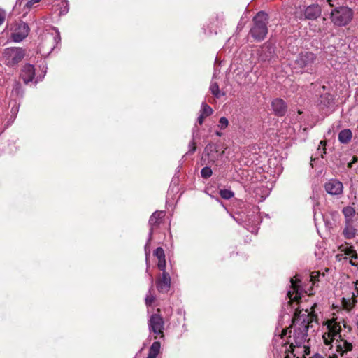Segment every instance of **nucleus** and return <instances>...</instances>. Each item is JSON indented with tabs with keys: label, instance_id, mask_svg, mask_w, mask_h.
Returning a JSON list of instances; mask_svg holds the SVG:
<instances>
[{
	"label": "nucleus",
	"instance_id": "obj_1",
	"mask_svg": "<svg viewBox=\"0 0 358 358\" xmlns=\"http://www.w3.org/2000/svg\"><path fill=\"white\" fill-rule=\"evenodd\" d=\"M310 312L306 310L304 312H296L292 320V324L289 332H293L292 336H289V348L292 349L290 354H287L284 358H300V356L305 357L310 354V350L308 345V331L309 324L313 320Z\"/></svg>",
	"mask_w": 358,
	"mask_h": 358
},
{
	"label": "nucleus",
	"instance_id": "obj_2",
	"mask_svg": "<svg viewBox=\"0 0 358 358\" xmlns=\"http://www.w3.org/2000/svg\"><path fill=\"white\" fill-rule=\"evenodd\" d=\"M323 343L330 350L334 347L336 352L343 356L344 353L351 351L352 343L342 334V327L340 322L335 320H329L326 322L325 331L322 334Z\"/></svg>",
	"mask_w": 358,
	"mask_h": 358
},
{
	"label": "nucleus",
	"instance_id": "obj_3",
	"mask_svg": "<svg viewBox=\"0 0 358 358\" xmlns=\"http://www.w3.org/2000/svg\"><path fill=\"white\" fill-rule=\"evenodd\" d=\"M254 26L250 29L251 36L257 41L263 40L267 33L268 15L263 12H259L253 17Z\"/></svg>",
	"mask_w": 358,
	"mask_h": 358
},
{
	"label": "nucleus",
	"instance_id": "obj_4",
	"mask_svg": "<svg viewBox=\"0 0 358 358\" xmlns=\"http://www.w3.org/2000/svg\"><path fill=\"white\" fill-rule=\"evenodd\" d=\"M60 41L59 33L57 30L43 33L38 51L44 57L48 56Z\"/></svg>",
	"mask_w": 358,
	"mask_h": 358
},
{
	"label": "nucleus",
	"instance_id": "obj_5",
	"mask_svg": "<svg viewBox=\"0 0 358 358\" xmlns=\"http://www.w3.org/2000/svg\"><path fill=\"white\" fill-rule=\"evenodd\" d=\"M353 11L348 7H339L331 13V20L337 26H345L352 19Z\"/></svg>",
	"mask_w": 358,
	"mask_h": 358
},
{
	"label": "nucleus",
	"instance_id": "obj_6",
	"mask_svg": "<svg viewBox=\"0 0 358 358\" xmlns=\"http://www.w3.org/2000/svg\"><path fill=\"white\" fill-rule=\"evenodd\" d=\"M24 50L21 48H8L3 50V60L6 65L14 66L24 57Z\"/></svg>",
	"mask_w": 358,
	"mask_h": 358
},
{
	"label": "nucleus",
	"instance_id": "obj_7",
	"mask_svg": "<svg viewBox=\"0 0 358 358\" xmlns=\"http://www.w3.org/2000/svg\"><path fill=\"white\" fill-rule=\"evenodd\" d=\"M316 56L310 52H304L300 53L296 59L295 64L300 69H303L306 71H313L315 67Z\"/></svg>",
	"mask_w": 358,
	"mask_h": 358
},
{
	"label": "nucleus",
	"instance_id": "obj_8",
	"mask_svg": "<svg viewBox=\"0 0 358 358\" xmlns=\"http://www.w3.org/2000/svg\"><path fill=\"white\" fill-rule=\"evenodd\" d=\"M29 31V28L28 25L21 22L16 24L13 28L11 38L16 43L20 42L27 36Z\"/></svg>",
	"mask_w": 358,
	"mask_h": 358
},
{
	"label": "nucleus",
	"instance_id": "obj_9",
	"mask_svg": "<svg viewBox=\"0 0 358 358\" xmlns=\"http://www.w3.org/2000/svg\"><path fill=\"white\" fill-rule=\"evenodd\" d=\"M325 191L334 196L341 195L343 191V185L341 182L336 179H331L324 184Z\"/></svg>",
	"mask_w": 358,
	"mask_h": 358
},
{
	"label": "nucleus",
	"instance_id": "obj_10",
	"mask_svg": "<svg viewBox=\"0 0 358 358\" xmlns=\"http://www.w3.org/2000/svg\"><path fill=\"white\" fill-rule=\"evenodd\" d=\"M150 330L156 334H162L164 329V320L159 315H153L149 321Z\"/></svg>",
	"mask_w": 358,
	"mask_h": 358
},
{
	"label": "nucleus",
	"instance_id": "obj_11",
	"mask_svg": "<svg viewBox=\"0 0 358 358\" xmlns=\"http://www.w3.org/2000/svg\"><path fill=\"white\" fill-rule=\"evenodd\" d=\"M322 10L318 4H312L304 10V17L307 20H315L321 15Z\"/></svg>",
	"mask_w": 358,
	"mask_h": 358
},
{
	"label": "nucleus",
	"instance_id": "obj_12",
	"mask_svg": "<svg viewBox=\"0 0 358 358\" xmlns=\"http://www.w3.org/2000/svg\"><path fill=\"white\" fill-rule=\"evenodd\" d=\"M298 281L299 280L296 276L292 278L290 280L292 290L288 291L287 296L291 301H298V299L301 298L302 291L299 285L297 284Z\"/></svg>",
	"mask_w": 358,
	"mask_h": 358
},
{
	"label": "nucleus",
	"instance_id": "obj_13",
	"mask_svg": "<svg viewBox=\"0 0 358 358\" xmlns=\"http://www.w3.org/2000/svg\"><path fill=\"white\" fill-rule=\"evenodd\" d=\"M171 285V278L168 273L163 271L162 276L157 281V288L160 292H167Z\"/></svg>",
	"mask_w": 358,
	"mask_h": 358
},
{
	"label": "nucleus",
	"instance_id": "obj_14",
	"mask_svg": "<svg viewBox=\"0 0 358 358\" xmlns=\"http://www.w3.org/2000/svg\"><path fill=\"white\" fill-rule=\"evenodd\" d=\"M34 75L35 69L34 66L27 64L23 66L20 76L25 83H28L33 80Z\"/></svg>",
	"mask_w": 358,
	"mask_h": 358
},
{
	"label": "nucleus",
	"instance_id": "obj_15",
	"mask_svg": "<svg viewBox=\"0 0 358 358\" xmlns=\"http://www.w3.org/2000/svg\"><path fill=\"white\" fill-rule=\"evenodd\" d=\"M272 108L277 115L282 116L286 113V104L285 101L281 99H275L273 101Z\"/></svg>",
	"mask_w": 358,
	"mask_h": 358
},
{
	"label": "nucleus",
	"instance_id": "obj_16",
	"mask_svg": "<svg viewBox=\"0 0 358 358\" xmlns=\"http://www.w3.org/2000/svg\"><path fill=\"white\" fill-rule=\"evenodd\" d=\"M154 255L157 257L158 262H157V267L159 269H160L162 271H164L166 270V259H165V254L164 251L162 248L158 247L154 252Z\"/></svg>",
	"mask_w": 358,
	"mask_h": 358
},
{
	"label": "nucleus",
	"instance_id": "obj_17",
	"mask_svg": "<svg viewBox=\"0 0 358 358\" xmlns=\"http://www.w3.org/2000/svg\"><path fill=\"white\" fill-rule=\"evenodd\" d=\"M164 213L163 211H156V212L153 213L152 215H151L150 220H149V224L151 227V229H150V231L149 233L150 237H151V236H152L153 227L155 226H157L159 224V221L164 217Z\"/></svg>",
	"mask_w": 358,
	"mask_h": 358
},
{
	"label": "nucleus",
	"instance_id": "obj_18",
	"mask_svg": "<svg viewBox=\"0 0 358 358\" xmlns=\"http://www.w3.org/2000/svg\"><path fill=\"white\" fill-rule=\"evenodd\" d=\"M352 136V134L350 129H343L338 134V140L341 143H348Z\"/></svg>",
	"mask_w": 358,
	"mask_h": 358
},
{
	"label": "nucleus",
	"instance_id": "obj_19",
	"mask_svg": "<svg viewBox=\"0 0 358 358\" xmlns=\"http://www.w3.org/2000/svg\"><path fill=\"white\" fill-rule=\"evenodd\" d=\"M160 348L161 345L159 342H154L150 348L149 353L147 358H156V357L159 352Z\"/></svg>",
	"mask_w": 358,
	"mask_h": 358
},
{
	"label": "nucleus",
	"instance_id": "obj_20",
	"mask_svg": "<svg viewBox=\"0 0 358 358\" xmlns=\"http://www.w3.org/2000/svg\"><path fill=\"white\" fill-rule=\"evenodd\" d=\"M347 222H350L355 214V209L351 206H347L343 209Z\"/></svg>",
	"mask_w": 358,
	"mask_h": 358
},
{
	"label": "nucleus",
	"instance_id": "obj_21",
	"mask_svg": "<svg viewBox=\"0 0 358 358\" xmlns=\"http://www.w3.org/2000/svg\"><path fill=\"white\" fill-rule=\"evenodd\" d=\"M213 113V110L211 107H210L207 103H202L201 106L200 113L206 117L211 115Z\"/></svg>",
	"mask_w": 358,
	"mask_h": 358
},
{
	"label": "nucleus",
	"instance_id": "obj_22",
	"mask_svg": "<svg viewBox=\"0 0 358 358\" xmlns=\"http://www.w3.org/2000/svg\"><path fill=\"white\" fill-rule=\"evenodd\" d=\"M210 90L212 94L216 98H220L221 96L224 95V94L220 92L219 85L217 83H211L210 86Z\"/></svg>",
	"mask_w": 358,
	"mask_h": 358
},
{
	"label": "nucleus",
	"instance_id": "obj_23",
	"mask_svg": "<svg viewBox=\"0 0 358 358\" xmlns=\"http://www.w3.org/2000/svg\"><path fill=\"white\" fill-rule=\"evenodd\" d=\"M41 0H17V3L20 6H22L29 10L34 3L39 2Z\"/></svg>",
	"mask_w": 358,
	"mask_h": 358
},
{
	"label": "nucleus",
	"instance_id": "obj_24",
	"mask_svg": "<svg viewBox=\"0 0 358 358\" xmlns=\"http://www.w3.org/2000/svg\"><path fill=\"white\" fill-rule=\"evenodd\" d=\"M229 124V123L227 118H226L225 117H222L219 120L217 127L221 130H224L228 127Z\"/></svg>",
	"mask_w": 358,
	"mask_h": 358
},
{
	"label": "nucleus",
	"instance_id": "obj_25",
	"mask_svg": "<svg viewBox=\"0 0 358 358\" xmlns=\"http://www.w3.org/2000/svg\"><path fill=\"white\" fill-rule=\"evenodd\" d=\"M343 234L347 238H351L355 235V229L352 227H346L343 231Z\"/></svg>",
	"mask_w": 358,
	"mask_h": 358
},
{
	"label": "nucleus",
	"instance_id": "obj_26",
	"mask_svg": "<svg viewBox=\"0 0 358 358\" xmlns=\"http://www.w3.org/2000/svg\"><path fill=\"white\" fill-rule=\"evenodd\" d=\"M220 194L222 198L224 199H229L232 198L234 195V192L229 189H222L220 192Z\"/></svg>",
	"mask_w": 358,
	"mask_h": 358
},
{
	"label": "nucleus",
	"instance_id": "obj_27",
	"mask_svg": "<svg viewBox=\"0 0 358 358\" xmlns=\"http://www.w3.org/2000/svg\"><path fill=\"white\" fill-rule=\"evenodd\" d=\"M212 170L208 166L203 167L201 171V175L203 178H208L212 176Z\"/></svg>",
	"mask_w": 358,
	"mask_h": 358
},
{
	"label": "nucleus",
	"instance_id": "obj_28",
	"mask_svg": "<svg viewBox=\"0 0 358 358\" xmlns=\"http://www.w3.org/2000/svg\"><path fill=\"white\" fill-rule=\"evenodd\" d=\"M58 6L60 8L59 15H64L67 13L69 10L68 3L66 1H61Z\"/></svg>",
	"mask_w": 358,
	"mask_h": 358
},
{
	"label": "nucleus",
	"instance_id": "obj_29",
	"mask_svg": "<svg viewBox=\"0 0 358 358\" xmlns=\"http://www.w3.org/2000/svg\"><path fill=\"white\" fill-rule=\"evenodd\" d=\"M155 300V297L151 294L150 289L148 292L145 297V303L148 306H150Z\"/></svg>",
	"mask_w": 358,
	"mask_h": 358
},
{
	"label": "nucleus",
	"instance_id": "obj_30",
	"mask_svg": "<svg viewBox=\"0 0 358 358\" xmlns=\"http://www.w3.org/2000/svg\"><path fill=\"white\" fill-rule=\"evenodd\" d=\"M320 276V273L318 271H314L313 273H311V274L310 275V281L313 282V284L316 282V281H318L319 278Z\"/></svg>",
	"mask_w": 358,
	"mask_h": 358
},
{
	"label": "nucleus",
	"instance_id": "obj_31",
	"mask_svg": "<svg viewBox=\"0 0 358 358\" xmlns=\"http://www.w3.org/2000/svg\"><path fill=\"white\" fill-rule=\"evenodd\" d=\"M13 92H14L17 94H19L21 92V86L19 83H16L15 84Z\"/></svg>",
	"mask_w": 358,
	"mask_h": 358
},
{
	"label": "nucleus",
	"instance_id": "obj_32",
	"mask_svg": "<svg viewBox=\"0 0 358 358\" xmlns=\"http://www.w3.org/2000/svg\"><path fill=\"white\" fill-rule=\"evenodd\" d=\"M345 253L351 257H356L355 252L351 247L346 248Z\"/></svg>",
	"mask_w": 358,
	"mask_h": 358
},
{
	"label": "nucleus",
	"instance_id": "obj_33",
	"mask_svg": "<svg viewBox=\"0 0 358 358\" xmlns=\"http://www.w3.org/2000/svg\"><path fill=\"white\" fill-rule=\"evenodd\" d=\"M189 152H194L196 150V143L194 142V140H192L190 142V143L189 145Z\"/></svg>",
	"mask_w": 358,
	"mask_h": 358
},
{
	"label": "nucleus",
	"instance_id": "obj_34",
	"mask_svg": "<svg viewBox=\"0 0 358 358\" xmlns=\"http://www.w3.org/2000/svg\"><path fill=\"white\" fill-rule=\"evenodd\" d=\"M6 18V13L3 10L0 9V25L3 24Z\"/></svg>",
	"mask_w": 358,
	"mask_h": 358
},
{
	"label": "nucleus",
	"instance_id": "obj_35",
	"mask_svg": "<svg viewBox=\"0 0 358 358\" xmlns=\"http://www.w3.org/2000/svg\"><path fill=\"white\" fill-rule=\"evenodd\" d=\"M343 306L345 309L350 310L352 306V303L350 301H349V302H346L344 299L343 300Z\"/></svg>",
	"mask_w": 358,
	"mask_h": 358
},
{
	"label": "nucleus",
	"instance_id": "obj_36",
	"mask_svg": "<svg viewBox=\"0 0 358 358\" xmlns=\"http://www.w3.org/2000/svg\"><path fill=\"white\" fill-rule=\"evenodd\" d=\"M206 117V116H204V115H201V114L200 113V114H199V117H198V120H197L198 123H199L200 125H201V124H203V120H204V119H205Z\"/></svg>",
	"mask_w": 358,
	"mask_h": 358
},
{
	"label": "nucleus",
	"instance_id": "obj_37",
	"mask_svg": "<svg viewBox=\"0 0 358 358\" xmlns=\"http://www.w3.org/2000/svg\"><path fill=\"white\" fill-rule=\"evenodd\" d=\"M17 112H18V108L16 107V108H12L11 109V113L13 116V118L15 119L17 116Z\"/></svg>",
	"mask_w": 358,
	"mask_h": 358
},
{
	"label": "nucleus",
	"instance_id": "obj_38",
	"mask_svg": "<svg viewBox=\"0 0 358 358\" xmlns=\"http://www.w3.org/2000/svg\"><path fill=\"white\" fill-rule=\"evenodd\" d=\"M288 332V329H283L281 334L279 336L280 339H283L285 336H287V334Z\"/></svg>",
	"mask_w": 358,
	"mask_h": 358
},
{
	"label": "nucleus",
	"instance_id": "obj_39",
	"mask_svg": "<svg viewBox=\"0 0 358 358\" xmlns=\"http://www.w3.org/2000/svg\"><path fill=\"white\" fill-rule=\"evenodd\" d=\"M312 358H323V357L319 354H315L313 356Z\"/></svg>",
	"mask_w": 358,
	"mask_h": 358
},
{
	"label": "nucleus",
	"instance_id": "obj_40",
	"mask_svg": "<svg viewBox=\"0 0 358 358\" xmlns=\"http://www.w3.org/2000/svg\"><path fill=\"white\" fill-rule=\"evenodd\" d=\"M215 148V146L213 145H208L206 148V150H208V149H210V148Z\"/></svg>",
	"mask_w": 358,
	"mask_h": 358
},
{
	"label": "nucleus",
	"instance_id": "obj_41",
	"mask_svg": "<svg viewBox=\"0 0 358 358\" xmlns=\"http://www.w3.org/2000/svg\"><path fill=\"white\" fill-rule=\"evenodd\" d=\"M215 134L220 137L222 136V133L218 131L215 132Z\"/></svg>",
	"mask_w": 358,
	"mask_h": 358
},
{
	"label": "nucleus",
	"instance_id": "obj_42",
	"mask_svg": "<svg viewBox=\"0 0 358 358\" xmlns=\"http://www.w3.org/2000/svg\"><path fill=\"white\" fill-rule=\"evenodd\" d=\"M355 289L357 290V292L358 294V282L357 281L355 283Z\"/></svg>",
	"mask_w": 358,
	"mask_h": 358
},
{
	"label": "nucleus",
	"instance_id": "obj_43",
	"mask_svg": "<svg viewBox=\"0 0 358 358\" xmlns=\"http://www.w3.org/2000/svg\"><path fill=\"white\" fill-rule=\"evenodd\" d=\"M330 6H334V4L331 3L332 2V0H327Z\"/></svg>",
	"mask_w": 358,
	"mask_h": 358
},
{
	"label": "nucleus",
	"instance_id": "obj_44",
	"mask_svg": "<svg viewBox=\"0 0 358 358\" xmlns=\"http://www.w3.org/2000/svg\"><path fill=\"white\" fill-rule=\"evenodd\" d=\"M320 144L322 145L323 146L325 145V143L324 141H320Z\"/></svg>",
	"mask_w": 358,
	"mask_h": 358
},
{
	"label": "nucleus",
	"instance_id": "obj_45",
	"mask_svg": "<svg viewBox=\"0 0 358 358\" xmlns=\"http://www.w3.org/2000/svg\"><path fill=\"white\" fill-rule=\"evenodd\" d=\"M150 281H151V285H152V284H153V278L152 277L150 278Z\"/></svg>",
	"mask_w": 358,
	"mask_h": 358
},
{
	"label": "nucleus",
	"instance_id": "obj_46",
	"mask_svg": "<svg viewBox=\"0 0 358 358\" xmlns=\"http://www.w3.org/2000/svg\"><path fill=\"white\" fill-rule=\"evenodd\" d=\"M308 294H309V295L313 294V292H311V290H309Z\"/></svg>",
	"mask_w": 358,
	"mask_h": 358
},
{
	"label": "nucleus",
	"instance_id": "obj_47",
	"mask_svg": "<svg viewBox=\"0 0 358 358\" xmlns=\"http://www.w3.org/2000/svg\"><path fill=\"white\" fill-rule=\"evenodd\" d=\"M322 150H323V153H325V148L324 147L322 148Z\"/></svg>",
	"mask_w": 358,
	"mask_h": 358
},
{
	"label": "nucleus",
	"instance_id": "obj_48",
	"mask_svg": "<svg viewBox=\"0 0 358 358\" xmlns=\"http://www.w3.org/2000/svg\"><path fill=\"white\" fill-rule=\"evenodd\" d=\"M287 350V346H285V351L286 352Z\"/></svg>",
	"mask_w": 358,
	"mask_h": 358
},
{
	"label": "nucleus",
	"instance_id": "obj_49",
	"mask_svg": "<svg viewBox=\"0 0 358 358\" xmlns=\"http://www.w3.org/2000/svg\"><path fill=\"white\" fill-rule=\"evenodd\" d=\"M334 356H336V358H338V355L334 354Z\"/></svg>",
	"mask_w": 358,
	"mask_h": 358
},
{
	"label": "nucleus",
	"instance_id": "obj_50",
	"mask_svg": "<svg viewBox=\"0 0 358 358\" xmlns=\"http://www.w3.org/2000/svg\"><path fill=\"white\" fill-rule=\"evenodd\" d=\"M352 166V163H349V166L350 167Z\"/></svg>",
	"mask_w": 358,
	"mask_h": 358
},
{
	"label": "nucleus",
	"instance_id": "obj_51",
	"mask_svg": "<svg viewBox=\"0 0 358 358\" xmlns=\"http://www.w3.org/2000/svg\"><path fill=\"white\" fill-rule=\"evenodd\" d=\"M357 282H358V280H357Z\"/></svg>",
	"mask_w": 358,
	"mask_h": 358
}]
</instances>
